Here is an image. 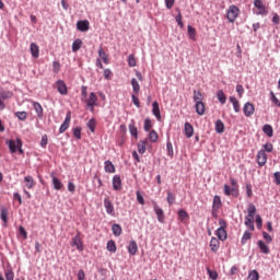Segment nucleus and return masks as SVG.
<instances>
[{
    "label": "nucleus",
    "instance_id": "cd10ccee",
    "mask_svg": "<svg viewBox=\"0 0 280 280\" xmlns=\"http://www.w3.org/2000/svg\"><path fill=\"white\" fill-rule=\"evenodd\" d=\"M262 132L267 135V137L271 138L275 135V130L272 129V126L267 124L262 127Z\"/></svg>",
    "mask_w": 280,
    "mask_h": 280
},
{
    "label": "nucleus",
    "instance_id": "39448f33",
    "mask_svg": "<svg viewBox=\"0 0 280 280\" xmlns=\"http://www.w3.org/2000/svg\"><path fill=\"white\" fill-rule=\"evenodd\" d=\"M153 211L156 214L158 222H160V224H165V212L159 207V203L153 202Z\"/></svg>",
    "mask_w": 280,
    "mask_h": 280
},
{
    "label": "nucleus",
    "instance_id": "a211bd4d",
    "mask_svg": "<svg viewBox=\"0 0 280 280\" xmlns=\"http://www.w3.org/2000/svg\"><path fill=\"white\" fill-rule=\"evenodd\" d=\"M129 132L131 137H135V139H139V129H137V126L135 125V119H131L129 124Z\"/></svg>",
    "mask_w": 280,
    "mask_h": 280
},
{
    "label": "nucleus",
    "instance_id": "0e129e2a",
    "mask_svg": "<svg viewBox=\"0 0 280 280\" xmlns=\"http://www.w3.org/2000/svg\"><path fill=\"white\" fill-rule=\"evenodd\" d=\"M207 270H208V275H209L210 279H212V280L218 279V271L211 270V269H207Z\"/></svg>",
    "mask_w": 280,
    "mask_h": 280
},
{
    "label": "nucleus",
    "instance_id": "8fccbe9b",
    "mask_svg": "<svg viewBox=\"0 0 280 280\" xmlns=\"http://www.w3.org/2000/svg\"><path fill=\"white\" fill-rule=\"evenodd\" d=\"M188 38H190V40H196V28L191 25H188Z\"/></svg>",
    "mask_w": 280,
    "mask_h": 280
},
{
    "label": "nucleus",
    "instance_id": "a19ab883",
    "mask_svg": "<svg viewBox=\"0 0 280 280\" xmlns=\"http://www.w3.org/2000/svg\"><path fill=\"white\" fill-rule=\"evenodd\" d=\"M149 139L151 143H156V141H159V133L156 132V130L150 131Z\"/></svg>",
    "mask_w": 280,
    "mask_h": 280
},
{
    "label": "nucleus",
    "instance_id": "412c9836",
    "mask_svg": "<svg viewBox=\"0 0 280 280\" xmlns=\"http://www.w3.org/2000/svg\"><path fill=\"white\" fill-rule=\"evenodd\" d=\"M184 130L187 139H191V137H194V126H191V124L185 122Z\"/></svg>",
    "mask_w": 280,
    "mask_h": 280
},
{
    "label": "nucleus",
    "instance_id": "774afa93",
    "mask_svg": "<svg viewBox=\"0 0 280 280\" xmlns=\"http://www.w3.org/2000/svg\"><path fill=\"white\" fill-rule=\"evenodd\" d=\"M47 143H49V139L47 138V135H44L42 137L40 147L42 148H47Z\"/></svg>",
    "mask_w": 280,
    "mask_h": 280
},
{
    "label": "nucleus",
    "instance_id": "5701e85b",
    "mask_svg": "<svg viewBox=\"0 0 280 280\" xmlns=\"http://www.w3.org/2000/svg\"><path fill=\"white\" fill-rule=\"evenodd\" d=\"M256 213H257V207H255V203H248L246 218H255Z\"/></svg>",
    "mask_w": 280,
    "mask_h": 280
},
{
    "label": "nucleus",
    "instance_id": "423d86ee",
    "mask_svg": "<svg viewBox=\"0 0 280 280\" xmlns=\"http://www.w3.org/2000/svg\"><path fill=\"white\" fill-rule=\"evenodd\" d=\"M256 161L259 167H264L268 163V155L265 150H259L256 155Z\"/></svg>",
    "mask_w": 280,
    "mask_h": 280
},
{
    "label": "nucleus",
    "instance_id": "ddd939ff",
    "mask_svg": "<svg viewBox=\"0 0 280 280\" xmlns=\"http://www.w3.org/2000/svg\"><path fill=\"white\" fill-rule=\"evenodd\" d=\"M90 26L89 20H80L77 22V30L79 32H89Z\"/></svg>",
    "mask_w": 280,
    "mask_h": 280
},
{
    "label": "nucleus",
    "instance_id": "a878e982",
    "mask_svg": "<svg viewBox=\"0 0 280 280\" xmlns=\"http://www.w3.org/2000/svg\"><path fill=\"white\" fill-rule=\"evenodd\" d=\"M214 130L218 135H222V132H224V122L221 119H218L214 122Z\"/></svg>",
    "mask_w": 280,
    "mask_h": 280
},
{
    "label": "nucleus",
    "instance_id": "6e6d98bb",
    "mask_svg": "<svg viewBox=\"0 0 280 280\" xmlns=\"http://www.w3.org/2000/svg\"><path fill=\"white\" fill-rule=\"evenodd\" d=\"M4 277L7 280H14V271H12V269H7L4 272Z\"/></svg>",
    "mask_w": 280,
    "mask_h": 280
},
{
    "label": "nucleus",
    "instance_id": "f257e3e1",
    "mask_svg": "<svg viewBox=\"0 0 280 280\" xmlns=\"http://www.w3.org/2000/svg\"><path fill=\"white\" fill-rule=\"evenodd\" d=\"M230 184H231L232 188H231V186H229V184H224V186H223L224 196H233V198H238L240 197V188H237V179L231 177Z\"/></svg>",
    "mask_w": 280,
    "mask_h": 280
},
{
    "label": "nucleus",
    "instance_id": "473e14b6",
    "mask_svg": "<svg viewBox=\"0 0 280 280\" xmlns=\"http://www.w3.org/2000/svg\"><path fill=\"white\" fill-rule=\"evenodd\" d=\"M230 102H231L234 110L236 113H240V110H241L240 101H237V98L235 96H230Z\"/></svg>",
    "mask_w": 280,
    "mask_h": 280
},
{
    "label": "nucleus",
    "instance_id": "c03bdc74",
    "mask_svg": "<svg viewBox=\"0 0 280 280\" xmlns=\"http://www.w3.org/2000/svg\"><path fill=\"white\" fill-rule=\"evenodd\" d=\"M89 130H91L92 132H95V126H97V121L95 120V118H91L88 124H86Z\"/></svg>",
    "mask_w": 280,
    "mask_h": 280
},
{
    "label": "nucleus",
    "instance_id": "4468645a",
    "mask_svg": "<svg viewBox=\"0 0 280 280\" xmlns=\"http://www.w3.org/2000/svg\"><path fill=\"white\" fill-rule=\"evenodd\" d=\"M72 246H75L77 250H84V245L82 244V238H80V233L74 235L72 238Z\"/></svg>",
    "mask_w": 280,
    "mask_h": 280
},
{
    "label": "nucleus",
    "instance_id": "0eeeda50",
    "mask_svg": "<svg viewBox=\"0 0 280 280\" xmlns=\"http://www.w3.org/2000/svg\"><path fill=\"white\" fill-rule=\"evenodd\" d=\"M103 202L107 215H112V218H115V206L113 205V201H110V199L108 198H105Z\"/></svg>",
    "mask_w": 280,
    "mask_h": 280
},
{
    "label": "nucleus",
    "instance_id": "49530a36",
    "mask_svg": "<svg viewBox=\"0 0 280 280\" xmlns=\"http://www.w3.org/2000/svg\"><path fill=\"white\" fill-rule=\"evenodd\" d=\"M72 133L75 139H82V127L73 128Z\"/></svg>",
    "mask_w": 280,
    "mask_h": 280
},
{
    "label": "nucleus",
    "instance_id": "c85d7f7f",
    "mask_svg": "<svg viewBox=\"0 0 280 280\" xmlns=\"http://www.w3.org/2000/svg\"><path fill=\"white\" fill-rule=\"evenodd\" d=\"M131 86L132 91L136 95H139V92L141 91V85H139V81H137L136 78L131 79Z\"/></svg>",
    "mask_w": 280,
    "mask_h": 280
},
{
    "label": "nucleus",
    "instance_id": "4d7b16f0",
    "mask_svg": "<svg viewBox=\"0 0 280 280\" xmlns=\"http://www.w3.org/2000/svg\"><path fill=\"white\" fill-rule=\"evenodd\" d=\"M245 189L247 198H253V185L246 184Z\"/></svg>",
    "mask_w": 280,
    "mask_h": 280
},
{
    "label": "nucleus",
    "instance_id": "aec40b11",
    "mask_svg": "<svg viewBox=\"0 0 280 280\" xmlns=\"http://www.w3.org/2000/svg\"><path fill=\"white\" fill-rule=\"evenodd\" d=\"M152 114L158 120H161V108L159 107V102L156 101L152 103Z\"/></svg>",
    "mask_w": 280,
    "mask_h": 280
},
{
    "label": "nucleus",
    "instance_id": "f3484780",
    "mask_svg": "<svg viewBox=\"0 0 280 280\" xmlns=\"http://www.w3.org/2000/svg\"><path fill=\"white\" fill-rule=\"evenodd\" d=\"M257 246H258L260 253H262V255H270V247H268V246L266 245V242L259 240V241L257 242Z\"/></svg>",
    "mask_w": 280,
    "mask_h": 280
},
{
    "label": "nucleus",
    "instance_id": "13d9d810",
    "mask_svg": "<svg viewBox=\"0 0 280 280\" xmlns=\"http://www.w3.org/2000/svg\"><path fill=\"white\" fill-rule=\"evenodd\" d=\"M128 66L129 67H137V60L135 59V55L128 56Z\"/></svg>",
    "mask_w": 280,
    "mask_h": 280
},
{
    "label": "nucleus",
    "instance_id": "20e7f679",
    "mask_svg": "<svg viewBox=\"0 0 280 280\" xmlns=\"http://www.w3.org/2000/svg\"><path fill=\"white\" fill-rule=\"evenodd\" d=\"M237 16H240V8H237L235 4H231L226 13L229 23H235Z\"/></svg>",
    "mask_w": 280,
    "mask_h": 280
},
{
    "label": "nucleus",
    "instance_id": "37998d69",
    "mask_svg": "<svg viewBox=\"0 0 280 280\" xmlns=\"http://www.w3.org/2000/svg\"><path fill=\"white\" fill-rule=\"evenodd\" d=\"M166 152L167 156H170L171 159L174 156V147L172 145V142L170 140L166 142Z\"/></svg>",
    "mask_w": 280,
    "mask_h": 280
},
{
    "label": "nucleus",
    "instance_id": "c756f323",
    "mask_svg": "<svg viewBox=\"0 0 280 280\" xmlns=\"http://www.w3.org/2000/svg\"><path fill=\"white\" fill-rule=\"evenodd\" d=\"M245 226L250 231H255V218L245 217Z\"/></svg>",
    "mask_w": 280,
    "mask_h": 280
},
{
    "label": "nucleus",
    "instance_id": "bb28decb",
    "mask_svg": "<svg viewBox=\"0 0 280 280\" xmlns=\"http://www.w3.org/2000/svg\"><path fill=\"white\" fill-rule=\"evenodd\" d=\"M195 108H196L197 115H200V116L205 115V103L202 101L195 103Z\"/></svg>",
    "mask_w": 280,
    "mask_h": 280
},
{
    "label": "nucleus",
    "instance_id": "4be33fe9",
    "mask_svg": "<svg viewBox=\"0 0 280 280\" xmlns=\"http://www.w3.org/2000/svg\"><path fill=\"white\" fill-rule=\"evenodd\" d=\"M222 207V199L220 196L215 195L213 197L212 211H218Z\"/></svg>",
    "mask_w": 280,
    "mask_h": 280
},
{
    "label": "nucleus",
    "instance_id": "5fc2aeb1",
    "mask_svg": "<svg viewBox=\"0 0 280 280\" xmlns=\"http://www.w3.org/2000/svg\"><path fill=\"white\" fill-rule=\"evenodd\" d=\"M136 197L139 205H145V199L143 198V195H141V191H136Z\"/></svg>",
    "mask_w": 280,
    "mask_h": 280
},
{
    "label": "nucleus",
    "instance_id": "e433bc0d",
    "mask_svg": "<svg viewBox=\"0 0 280 280\" xmlns=\"http://www.w3.org/2000/svg\"><path fill=\"white\" fill-rule=\"evenodd\" d=\"M107 250H108L109 253H117V244L115 243V241L109 240V241L107 242Z\"/></svg>",
    "mask_w": 280,
    "mask_h": 280
},
{
    "label": "nucleus",
    "instance_id": "a18cd8bd",
    "mask_svg": "<svg viewBox=\"0 0 280 280\" xmlns=\"http://www.w3.org/2000/svg\"><path fill=\"white\" fill-rule=\"evenodd\" d=\"M248 280H259V272L257 270H252L247 276Z\"/></svg>",
    "mask_w": 280,
    "mask_h": 280
},
{
    "label": "nucleus",
    "instance_id": "680f3d73",
    "mask_svg": "<svg viewBox=\"0 0 280 280\" xmlns=\"http://www.w3.org/2000/svg\"><path fill=\"white\" fill-rule=\"evenodd\" d=\"M20 235H22L23 240H27V231L23 225L19 226Z\"/></svg>",
    "mask_w": 280,
    "mask_h": 280
},
{
    "label": "nucleus",
    "instance_id": "7c9ffc66",
    "mask_svg": "<svg viewBox=\"0 0 280 280\" xmlns=\"http://www.w3.org/2000/svg\"><path fill=\"white\" fill-rule=\"evenodd\" d=\"M30 49L33 58H38L40 51L38 45H36V43H32Z\"/></svg>",
    "mask_w": 280,
    "mask_h": 280
},
{
    "label": "nucleus",
    "instance_id": "4c0bfd02",
    "mask_svg": "<svg viewBox=\"0 0 280 280\" xmlns=\"http://www.w3.org/2000/svg\"><path fill=\"white\" fill-rule=\"evenodd\" d=\"M24 182L26 183L27 189H33L34 188V177H32V175L25 176Z\"/></svg>",
    "mask_w": 280,
    "mask_h": 280
},
{
    "label": "nucleus",
    "instance_id": "393cba45",
    "mask_svg": "<svg viewBox=\"0 0 280 280\" xmlns=\"http://www.w3.org/2000/svg\"><path fill=\"white\" fill-rule=\"evenodd\" d=\"M52 178V187L56 191H60L62 189V182L58 179L54 174L51 175Z\"/></svg>",
    "mask_w": 280,
    "mask_h": 280
},
{
    "label": "nucleus",
    "instance_id": "6ab92c4d",
    "mask_svg": "<svg viewBox=\"0 0 280 280\" xmlns=\"http://www.w3.org/2000/svg\"><path fill=\"white\" fill-rule=\"evenodd\" d=\"M104 170L106 174H115V164L110 160L104 162Z\"/></svg>",
    "mask_w": 280,
    "mask_h": 280
},
{
    "label": "nucleus",
    "instance_id": "dca6fc26",
    "mask_svg": "<svg viewBox=\"0 0 280 280\" xmlns=\"http://www.w3.org/2000/svg\"><path fill=\"white\" fill-rule=\"evenodd\" d=\"M210 249L212 253H218V250H220V238H215V236L211 237Z\"/></svg>",
    "mask_w": 280,
    "mask_h": 280
},
{
    "label": "nucleus",
    "instance_id": "c9c22d12",
    "mask_svg": "<svg viewBox=\"0 0 280 280\" xmlns=\"http://www.w3.org/2000/svg\"><path fill=\"white\" fill-rule=\"evenodd\" d=\"M177 215H178L180 222H185L186 220L189 219V214L184 209H179L177 212Z\"/></svg>",
    "mask_w": 280,
    "mask_h": 280
},
{
    "label": "nucleus",
    "instance_id": "f704fd0d",
    "mask_svg": "<svg viewBox=\"0 0 280 280\" xmlns=\"http://www.w3.org/2000/svg\"><path fill=\"white\" fill-rule=\"evenodd\" d=\"M217 98L220 102V104H226V94H224V91L219 90L217 92Z\"/></svg>",
    "mask_w": 280,
    "mask_h": 280
},
{
    "label": "nucleus",
    "instance_id": "052dcab7",
    "mask_svg": "<svg viewBox=\"0 0 280 280\" xmlns=\"http://www.w3.org/2000/svg\"><path fill=\"white\" fill-rule=\"evenodd\" d=\"M260 150H264L265 153L266 152H272V150H275V147L272 145V143L269 142V143L264 144L262 149H260Z\"/></svg>",
    "mask_w": 280,
    "mask_h": 280
},
{
    "label": "nucleus",
    "instance_id": "7ed1b4c3",
    "mask_svg": "<svg viewBox=\"0 0 280 280\" xmlns=\"http://www.w3.org/2000/svg\"><path fill=\"white\" fill-rule=\"evenodd\" d=\"M7 145H9L11 154H15V152L23 154V142L20 140V138H16L15 141L7 140Z\"/></svg>",
    "mask_w": 280,
    "mask_h": 280
},
{
    "label": "nucleus",
    "instance_id": "3c124183",
    "mask_svg": "<svg viewBox=\"0 0 280 280\" xmlns=\"http://www.w3.org/2000/svg\"><path fill=\"white\" fill-rule=\"evenodd\" d=\"M178 14L175 16V21L177 25H179L182 28L185 27V24L183 23V14H180V10L177 9Z\"/></svg>",
    "mask_w": 280,
    "mask_h": 280
},
{
    "label": "nucleus",
    "instance_id": "de8ad7c7",
    "mask_svg": "<svg viewBox=\"0 0 280 280\" xmlns=\"http://www.w3.org/2000/svg\"><path fill=\"white\" fill-rule=\"evenodd\" d=\"M192 100L195 103L202 102V93L200 91L194 90Z\"/></svg>",
    "mask_w": 280,
    "mask_h": 280
},
{
    "label": "nucleus",
    "instance_id": "72a5a7b5",
    "mask_svg": "<svg viewBox=\"0 0 280 280\" xmlns=\"http://www.w3.org/2000/svg\"><path fill=\"white\" fill-rule=\"evenodd\" d=\"M12 92L11 91H5L3 88H0V100H10L12 97Z\"/></svg>",
    "mask_w": 280,
    "mask_h": 280
},
{
    "label": "nucleus",
    "instance_id": "2eb2a0df",
    "mask_svg": "<svg viewBox=\"0 0 280 280\" xmlns=\"http://www.w3.org/2000/svg\"><path fill=\"white\" fill-rule=\"evenodd\" d=\"M127 250L129 253V255H137V253L139 252V246L137 245V241H130L129 245L127 246Z\"/></svg>",
    "mask_w": 280,
    "mask_h": 280
},
{
    "label": "nucleus",
    "instance_id": "69168bd1",
    "mask_svg": "<svg viewBox=\"0 0 280 280\" xmlns=\"http://www.w3.org/2000/svg\"><path fill=\"white\" fill-rule=\"evenodd\" d=\"M236 93H237L238 97H242V95H244V85L243 84L236 85Z\"/></svg>",
    "mask_w": 280,
    "mask_h": 280
},
{
    "label": "nucleus",
    "instance_id": "09e8293b",
    "mask_svg": "<svg viewBox=\"0 0 280 280\" xmlns=\"http://www.w3.org/2000/svg\"><path fill=\"white\" fill-rule=\"evenodd\" d=\"M253 237V234L248 231H245L243 236H242V240H241V243L244 245L246 244V242H248V240H250Z\"/></svg>",
    "mask_w": 280,
    "mask_h": 280
},
{
    "label": "nucleus",
    "instance_id": "2f4dec72",
    "mask_svg": "<svg viewBox=\"0 0 280 280\" xmlns=\"http://www.w3.org/2000/svg\"><path fill=\"white\" fill-rule=\"evenodd\" d=\"M121 225L117 224V223H114L112 225V232H113V235H115V237H119V235H121Z\"/></svg>",
    "mask_w": 280,
    "mask_h": 280
},
{
    "label": "nucleus",
    "instance_id": "f03ea898",
    "mask_svg": "<svg viewBox=\"0 0 280 280\" xmlns=\"http://www.w3.org/2000/svg\"><path fill=\"white\" fill-rule=\"evenodd\" d=\"M220 228L215 231V235L220 242H226L229 238V233L226 232V221L224 219H219Z\"/></svg>",
    "mask_w": 280,
    "mask_h": 280
},
{
    "label": "nucleus",
    "instance_id": "603ef678",
    "mask_svg": "<svg viewBox=\"0 0 280 280\" xmlns=\"http://www.w3.org/2000/svg\"><path fill=\"white\" fill-rule=\"evenodd\" d=\"M15 117H18L20 121H25L27 119V112H18L15 113Z\"/></svg>",
    "mask_w": 280,
    "mask_h": 280
},
{
    "label": "nucleus",
    "instance_id": "6e6552de",
    "mask_svg": "<svg viewBox=\"0 0 280 280\" xmlns=\"http://www.w3.org/2000/svg\"><path fill=\"white\" fill-rule=\"evenodd\" d=\"M112 185L114 191H121V189H124V185L121 184V176L114 175L112 179Z\"/></svg>",
    "mask_w": 280,
    "mask_h": 280
},
{
    "label": "nucleus",
    "instance_id": "e2e57ef3",
    "mask_svg": "<svg viewBox=\"0 0 280 280\" xmlns=\"http://www.w3.org/2000/svg\"><path fill=\"white\" fill-rule=\"evenodd\" d=\"M166 200H167L168 205H172L173 202H175L176 197H174V194H172V191H168Z\"/></svg>",
    "mask_w": 280,
    "mask_h": 280
},
{
    "label": "nucleus",
    "instance_id": "9b49d317",
    "mask_svg": "<svg viewBox=\"0 0 280 280\" xmlns=\"http://www.w3.org/2000/svg\"><path fill=\"white\" fill-rule=\"evenodd\" d=\"M85 104L91 108V110H94L95 106H97V95L95 92L90 94V97L85 101Z\"/></svg>",
    "mask_w": 280,
    "mask_h": 280
},
{
    "label": "nucleus",
    "instance_id": "f8f14e48",
    "mask_svg": "<svg viewBox=\"0 0 280 280\" xmlns=\"http://www.w3.org/2000/svg\"><path fill=\"white\" fill-rule=\"evenodd\" d=\"M56 84H57V91L60 95H68L69 94V90L67 89V83H65V81L58 80L56 82Z\"/></svg>",
    "mask_w": 280,
    "mask_h": 280
},
{
    "label": "nucleus",
    "instance_id": "9d476101",
    "mask_svg": "<svg viewBox=\"0 0 280 280\" xmlns=\"http://www.w3.org/2000/svg\"><path fill=\"white\" fill-rule=\"evenodd\" d=\"M69 124H71V112L67 113L65 120L60 125V128H59L60 135H62L63 132H67L69 128Z\"/></svg>",
    "mask_w": 280,
    "mask_h": 280
},
{
    "label": "nucleus",
    "instance_id": "b1692460",
    "mask_svg": "<svg viewBox=\"0 0 280 280\" xmlns=\"http://www.w3.org/2000/svg\"><path fill=\"white\" fill-rule=\"evenodd\" d=\"M33 107L35 109V113L39 119H43V105L38 102H33Z\"/></svg>",
    "mask_w": 280,
    "mask_h": 280
},
{
    "label": "nucleus",
    "instance_id": "864d4df0",
    "mask_svg": "<svg viewBox=\"0 0 280 280\" xmlns=\"http://www.w3.org/2000/svg\"><path fill=\"white\" fill-rule=\"evenodd\" d=\"M150 128H152V120L150 118L144 119V132H150Z\"/></svg>",
    "mask_w": 280,
    "mask_h": 280
},
{
    "label": "nucleus",
    "instance_id": "58836bf2",
    "mask_svg": "<svg viewBox=\"0 0 280 280\" xmlns=\"http://www.w3.org/2000/svg\"><path fill=\"white\" fill-rule=\"evenodd\" d=\"M82 47V39L78 38L75 39L73 43H72V51L75 52V51H80Z\"/></svg>",
    "mask_w": 280,
    "mask_h": 280
},
{
    "label": "nucleus",
    "instance_id": "bf43d9fd",
    "mask_svg": "<svg viewBox=\"0 0 280 280\" xmlns=\"http://www.w3.org/2000/svg\"><path fill=\"white\" fill-rule=\"evenodd\" d=\"M270 100L272 103L276 104V106H278L280 108V101H279V98H277V96L275 95V92H272V91L270 92Z\"/></svg>",
    "mask_w": 280,
    "mask_h": 280
},
{
    "label": "nucleus",
    "instance_id": "1a4fd4ad",
    "mask_svg": "<svg viewBox=\"0 0 280 280\" xmlns=\"http://www.w3.org/2000/svg\"><path fill=\"white\" fill-rule=\"evenodd\" d=\"M243 113L245 117H253V115H255V105H253V103L250 102L245 103L243 107Z\"/></svg>",
    "mask_w": 280,
    "mask_h": 280
},
{
    "label": "nucleus",
    "instance_id": "338daca9",
    "mask_svg": "<svg viewBox=\"0 0 280 280\" xmlns=\"http://www.w3.org/2000/svg\"><path fill=\"white\" fill-rule=\"evenodd\" d=\"M52 71H54V73L60 72V62H58V61L52 62Z\"/></svg>",
    "mask_w": 280,
    "mask_h": 280
},
{
    "label": "nucleus",
    "instance_id": "79ce46f5",
    "mask_svg": "<svg viewBox=\"0 0 280 280\" xmlns=\"http://www.w3.org/2000/svg\"><path fill=\"white\" fill-rule=\"evenodd\" d=\"M139 154H145V140H140L137 144Z\"/></svg>",
    "mask_w": 280,
    "mask_h": 280
},
{
    "label": "nucleus",
    "instance_id": "ea45409f",
    "mask_svg": "<svg viewBox=\"0 0 280 280\" xmlns=\"http://www.w3.org/2000/svg\"><path fill=\"white\" fill-rule=\"evenodd\" d=\"M0 219L4 224H8V208H1L0 210Z\"/></svg>",
    "mask_w": 280,
    "mask_h": 280
}]
</instances>
